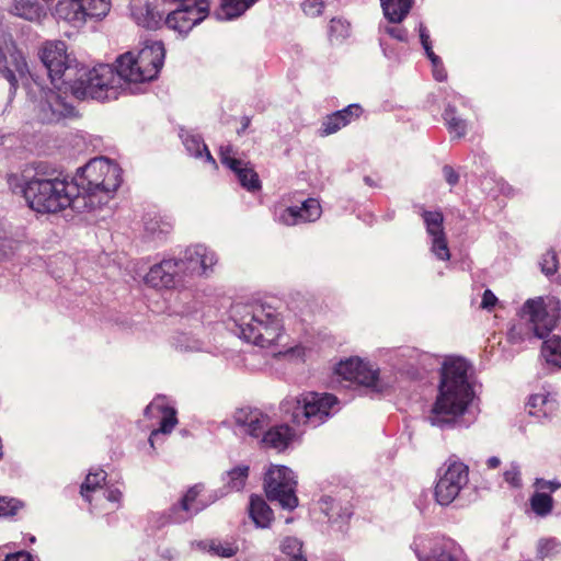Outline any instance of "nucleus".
Wrapping results in <instances>:
<instances>
[{"instance_id": "obj_1", "label": "nucleus", "mask_w": 561, "mask_h": 561, "mask_svg": "<svg viewBox=\"0 0 561 561\" xmlns=\"http://www.w3.org/2000/svg\"><path fill=\"white\" fill-rule=\"evenodd\" d=\"M165 57L162 42H151L137 54L127 51L116 59V68L101 64L93 68L71 59L62 41L46 42L39 58L47 70L53 89H41L37 117L42 123H56L72 114L73 107L60 94L70 91L78 100H116L121 90L140 92L137 84L157 78Z\"/></svg>"}, {"instance_id": "obj_2", "label": "nucleus", "mask_w": 561, "mask_h": 561, "mask_svg": "<svg viewBox=\"0 0 561 561\" xmlns=\"http://www.w3.org/2000/svg\"><path fill=\"white\" fill-rule=\"evenodd\" d=\"M468 370L469 364L462 358L453 357L444 362L438 394L427 416L431 425L444 430L461 423L460 417L474 397Z\"/></svg>"}, {"instance_id": "obj_3", "label": "nucleus", "mask_w": 561, "mask_h": 561, "mask_svg": "<svg viewBox=\"0 0 561 561\" xmlns=\"http://www.w3.org/2000/svg\"><path fill=\"white\" fill-rule=\"evenodd\" d=\"M9 185L23 194L27 205L36 213L56 214L68 207L81 211V198H77L76 185L54 169L39 164L35 174L24 181L16 175L9 176Z\"/></svg>"}, {"instance_id": "obj_4", "label": "nucleus", "mask_w": 561, "mask_h": 561, "mask_svg": "<svg viewBox=\"0 0 561 561\" xmlns=\"http://www.w3.org/2000/svg\"><path fill=\"white\" fill-rule=\"evenodd\" d=\"M121 182L119 167L99 157L78 170L72 185H76L77 198H81V209L93 210L108 202Z\"/></svg>"}, {"instance_id": "obj_5", "label": "nucleus", "mask_w": 561, "mask_h": 561, "mask_svg": "<svg viewBox=\"0 0 561 561\" xmlns=\"http://www.w3.org/2000/svg\"><path fill=\"white\" fill-rule=\"evenodd\" d=\"M231 320L239 329V335L257 346L268 347L280 337L282 320L270 305L237 304L231 308Z\"/></svg>"}, {"instance_id": "obj_6", "label": "nucleus", "mask_w": 561, "mask_h": 561, "mask_svg": "<svg viewBox=\"0 0 561 561\" xmlns=\"http://www.w3.org/2000/svg\"><path fill=\"white\" fill-rule=\"evenodd\" d=\"M293 403L291 421L300 426L318 427L323 424L332 414L337 398L331 393L308 392L293 401H286L284 404L285 412L289 411Z\"/></svg>"}, {"instance_id": "obj_7", "label": "nucleus", "mask_w": 561, "mask_h": 561, "mask_svg": "<svg viewBox=\"0 0 561 561\" xmlns=\"http://www.w3.org/2000/svg\"><path fill=\"white\" fill-rule=\"evenodd\" d=\"M296 486V476L286 466H272L265 473L264 490L267 499L284 510L293 511L298 506Z\"/></svg>"}, {"instance_id": "obj_8", "label": "nucleus", "mask_w": 561, "mask_h": 561, "mask_svg": "<svg viewBox=\"0 0 561 561\" xmlns=\"http://www.w3.org/2000/svg\"><path fill=\"white\" fill-rule=\"evenodd\" d=\"M561 304L554 298L545 301L541 297L528 299L523 308L522 316H528L537 337L546 339L556 327L560 317Z\"/></svg>"}, {"instance_id": "obj_9", "label": "nucleus", "mask_w": 561, "mask_h": 561, "mask_svg": "<svg viewBox=\"0 0 561 561\" xmlns=\"http://www.w3.org/2000/svg\"><path fill=\"white\" fill-rule=\"evenodd\" d=\"M468 466L460 461L448 462L435 486L436 502L443 506L449 505L468 484Z\"/></svg>"}, {"instance_id": "obj_10", "label": "nucleus", "mask_w": 561, "mask_h": 561, "mask_svg": "<svg viewBox=\"0 0 561 561\" xmlns=\"http://www.w3.org/2000/svg\"><path fill=\"white\" fill-rule=\"evenodd\" d=\"M0 72L10 83V91L14 92L20 79L27 72V64L23 54L15 49L9 34H0Z\"/></svg>"}, {"instance_id": "obj_11", "label": "nucleus", "mask_w": 561, "mask_h": 561, "mask_svg": "<svg viewBox=\"0 0 561 561\" xmlns=\"http://www.w3.org/2000/svg\"><path fill=\"white\" fill-rule=\"evenodd\" d=\"M208 14L209 0H193V4H186L181 9L169 7L164 25L180 34H187L195 25L203 22Z\"/></svg>"}, {"instance_id": "obj_12", "label": "nucleus", "mask_w": 561, "mask_h": 561, "mask_svg": "<svg viewBox=\"0 0 561 561\" xmlns=\"http://www.w3.org/2000/svg\"><path fill=\"white\" fill-rule=\"evenodd\" d=\"M169 0H131L130 12L134 21L148 30L164 25Z\"/></svg>"}, {"instance_id": "obj_13", "label": "nucleus", "mask_w": 561, "mask_h": 561, "mask_svg": "<svg viewBox=\"0 0 561 561\" xmlns=\"http://www.w3.org/2000/svg\"><path fill=\"white\" fill-rule=\"evenodd\" d=\"M335 371L345 380L371 388L376 392L383 391V385L379 380L378 371L358 358L340 362Z\"/></svg>"}, {"instance_id": "obj_14", "label": "nucleus", "mask_w": 561, "mask_h": 561, "mask_svg": "<svg viewBox=\"0 0 561 561\" xmlns=\"http://www.w3.org/2000/svg\"><path fill=\"white\" fill-rule=\"evenodd\" d=\"M146 284L156 288H172L182 285L184 274L178 260H163L153 265L145 276Z\"/></svg>"}, {"instance_id": "obj_15", "label": "nucleus", "mask_w": 561, "mask_h": 561, "mask_svg": "<svg viewBox=\"0 0 561 561\" xmlns=\"http://www.w3.org/2000/svg\"><path fill=\"white\" fill-rule=\"evenodd\" d=\"M183 274L204 275L216 264L215 252L204 244H194L185 249L183 256L178 260Z\"/></svg>"}, {"instance_id": "obj_16", "label": "nucleus", "mask_w": 561, "mask_h": 561, "mask_svg": "<svg viewBox=\"0 0 561 561\" xmlns=\"http://www.w3.org/2000/svg\"><path fill=\"white\" fill-rule=\"evenodd\" d=\"M203 490L204 485L201 483L191 486L179 504L170 508L169 520L174 524H182L206 508L208 503L197 500Z\"/></svg>"}, {"instance_id": "obj_17", "label": "nucleus", "mask_w": 561, "mask_h": 561, "mask_svg": "<svg viewBox=\"0 0 561 561\" xmlns=\"http://www.w3.org/2000/svg\"><path fill=\"white\" fill-rule=\"evenodd\" d=\"M234 424L251 437L260 438L270 426V417L257 409L241 408L233 413Z\"/></svg>"}, {"instance_id": "obj_18", "label": "nucleus", "mask_w": 561, "mask_h": 561, "mask_svg": "<svg viewBox=\"0 0 561 561\" xmlns=\"http://www.w3.org/2000/svg\"><path fill=\"white\" fill-rule=\"evenodd\" d=\"M321 216V206L316 198L306 199L300 207L291 206L283 209L277 220L286 226L312 222Z\"/></svg>"}, {"instance_id": "obj_19", "label": "nucleus", "mask_w": 561, "mask_h": 561, "mask_svg": "<svg viewBox=\"0 0 561 561\" xmlns=\"http://www.w3.org/2000/svg\"><path fill=\"white\" fill-rule=\"evenodd\" d=\"M161 414L160 427L154 430L149 438L151 446H153V437L158 434H169L172 432L178 423L176 412L173 408L169 407L164 397H157L145 410V414L153 416Z\"/></svg>"}, {"instance_id": "obj_20", "label": "nucleus", "mask_w": 561, "mask_h": 561, "mask_svg": "<svg viewBox=\"0 0 561 561\" xmlns=\"http://www.w3.org/2000/svg\"><path fill=\"white\" fill-rule=\"evenodd\" d=\"M296 433L286 424L268 426L262 434L260 444L277 451L285 450L295 439Z\"/></svg>"}, {"instance_id": "obj_21", "label": "nucleus", "mask_w": 561, "mask_h": 561, "mask_svg": "<svg viewBox=\"0 0 561 561\" xmlns=\"http://www.w3.org/2000/svg\"><path fill=\"white\" fill-rule=\"evenodd\" d=\"M53 14L57 20H62L73 26H81L88 19L79 0H58Z\"/></svg>"}, {"instance_id": "obj_22", "label": "nucleus", "mask_w": 561, "mask_h": 561, "mask_svg": "<svg viewBox=\"0 0 561 561\" xmlns=\"http://www.w3.org/2000/svg\"><path fill=\"white\" fill-rule=\"evenodd\" d=\"M362 108L357 104H351L341 111L328 115L322 123V134L331 135L346 126L352 119L357 118Z\"/></svg>"}, {"instance_id": "obj_23", "label": "nucleus", "mask_w": 561, "mask_h": 561, "mask_svg": "<svg viewBox=\"0 0 561 561\" xmlns=\"http://www.w3.org/2000/svg\"><path fill=\"white\" fill-rule=\"evenodd\" d=\"M460 548L454 540L442 539L434 543L427 556H419L420 561H460Z\"/></svg>"}, {"instance_id": "obj_24", "label": "nucleus", "mask_w": 561, "mask_h": 561, "mask_svg": "<svg viewBox=\"0 0 561 561\" xmlns=\"http://www.w3.org/2000/svg\"><path fill=\"white\" fill-rule=\"evenodd\" d=\"M229 169L234 172L239 183L249 192H255L261 188V181L257 173L249 162L242 160H229Z\"/></svg>"}, {"instance_id": "obj_25", "label": "nucleus", "mask_w": 561, "mask_h": 561, "mask_svg": "<svg viewBox=\"0 0 561 561\" xmlns=\"http://www.w3.org/2000/svg\"><path fill=\"white\" fill-rule=\"evenodd\" d=\"M249 514L259 528H268L274 519V513L266 502L256 495L250 499Z\"/></svg>"}, {"instance_id": "obj_26", "label": "nucleus", "mask_w": 561, "mask_h": 561, "mask_svg": "<svg viewBox=\"0 0 561 561\" xmlns=\"http://www.w3.org/2000/svg\"><path fill=\"white\" fill-rule=\"evenodd\" d=\"M11 12L31 22H39L46 16L45 9L37 0H13Z\"/></svg>"}, {"instance_id": "obj_27", "label": "nucleus", "mask_w": 561, "mask_h": 561, "mask_svg": "<svg viewBox=\"0 0 561 561\" xmlns=\"http://www.w3.org/2000/svg\"><path fill=\"white\" fill-rule=\"evenodd\" d=\"M414 0H380L386 19L400 23L409 14Z\"/></svg>"}, {"instance_id": "obj_28", "label": "nucleus", "mask_w": 561, "mask_h": 561, "mask_svg": "<svg viewBox=\"0 0 561 561\" xmlns=\"http://www.w3.org/2000/svg\"><path fill=\"white\" fill-rule=\"evenodd\" d=\"M256 0H220L215 11L218 20H231L243 14Z\"/></svg>"}, {"instance_id": "obj_29", "label": "nucleus", "mask_w": 561, "mask_h": 561, "mask_svg": "<svg viewBox=\"0 0 561 561\" xmlns=\"http://www.w3.org/2000/svg\"><path fill=\"white\" fill-rule=\"evenodd\" d=\"M183 145L185 146L186 151L195 158H203L211 164H216L215 159L209 152L207 146L204 144V140L198 135L185 134L181 135Z\"/></svg>"}, {"instance_id": "obj_30", "label": "nucleus", "mask_w": 561, "mask_h": 561, "mask_svg": "<svg viewBox=\"0 0 561 561\" xmlns=\"http://www.w3.org/2000/svg\"><path fill=\"white\" fill-rule=\"evenodd\" d=\"M144 227L146 234L152 239H161L172 230V224L160 215H147Z\"/></svg>"}, {"instance_id": "obj_31", "label": "nucleus", "mask_w": 561, "mask_h": 561, "mask_svg": "<svg viewBox=\"0 0 561 561\" xmlns=\"http://www.w3.org/2000/svg\"><path fill=\"white\" fill-rule=\"evenodd\" d=\"M528 405L531 415L547 417L557 409V401L548 393H536L530 397Z\"/></svg>"}, {"instance_id": "obj_32", "label": "nucleus", "mask_w": 561, "mask_h": 561, "mask_svg": "<svg viewBox=\"0 0 561 561\" xmlns=\"http://www.w3.org/2000/svg\"><path fill=\"white\" fill-rule=\"evenodd\" d=\"M443 118L450 134H454L458 138H461L467 134V122L466 119L457 116V108L455 105H446Z\"/></svg>"}, {"instance_id": "obj_33", "label": "nucleus", "mask_w": 561, "mask_h": 561, "mask_svg": "<svg viewBox=\"0 0 561 561\" xmlns=\"http://www.w3.org/2000/svg\"><path fill=\"white\" fill-rule=\"evenodd\" d=\"M541 355L548 364L561 367V337L553 334L542 343Z\"/></svg>"}, {"instance_id": "obj_34", "label": "nucleus", "mask_w": 561, "mask_h": 561, "mask_svg": "<svg viewBox=\"0 0 561 561\" xmlns=\"http://www.w3.org/2000/svg\"><path fill=\"white\" fill-rule=\"evenodd\" d=\"M279 549L289 561H308L304 552V543L296 537H285L279 543Z\"/></svg>"}, {"instance_id": "obj_35", "label": "nucleus", "mask_w": 561, "mask_h": 561, "mask_svg": "<svg viewBox=\"0 0 561 561\" xmlns=\"http://www.w3.org/2000/svg\"><path fill=\"white\" fill-rule=\"evenodd\" d=\"M88 18L102 19L111 9L110 0H79Z\"/></svg>"}, {"instance_id": "obj_36", "label": "nucleus", "mask_w": 561, "mask_h": 561, "mask_svg": "<svg viewBox=\"0 0 561 561\" xmlns=\"http://www.w3.org/2000/svg\"><path fill=\"white\" fill-rule=\"evenodd\" d=\"M531 510L541 517L549 515L553 508V499L545 492H536L530 497Z\"/></svg>"}, {"instance_id": "obj_37", "label": "nucleus", "mask_w": 561, "mask_h": 561, "mask_svg": "<svg viewBox=\"0 0 561 561\" xmlns=\"http://www.w3.org/2000/svg\"><path fill=\"white\" fill-rule=\"evenodd\" d=\"M422 216L426 231L432 238L445 234L443 229L444 217L442 213L424 210Z\"/></svg>"}, {"instance_id": "obj_38", "label": "nucleus", "mask_w": 561, "mask_h": 561, "mask_svg": "<svg viewBox=\"0 0 561 561\" xmlns=\"http://www.w3.org/2000/svg\"><path fill=\"white\" fill-rule=\"evenodd\" d=\"M172 345L179 352H197L203 348V342L195 339L191 334L180 333L173 337Z\"/></svg>"}, {"instance_id": "obj_39", "label": "nucleus", "mask_w": 561, "mask_h": 561, "mask_svg": "<svg viewBox=\"0 0 561 561\" xmlns=\"http://www.w3.org/2000/svg\"><path fill=\"white\" fill-rule=\"evenodd\" d=\"M105 478L106 473L102 469H99L95 472H89L84 482L81 485V495L88 502H91L89 493L95 491L98 488H101V482H104Z\"/></svg>"}, {"instance_id": "obj_40", "label": "nucleus", "mask_w": 561, "mask_h": 561, "mask_svg": "<svg viewBox=\"0 0 561 561\" xmlns=\"http://www.w3.org/2000/svg\"><path fill=\"white\" fill-rule=\"evenodd\" d=\"M249 476L248 466H238L231 469L228 473L227 485L230 490L240 491L245 485Z\"/></svg>"}, {"instance_id": "obj_41", "label": "nucleus", "mask_w": 561, "mask_h": 561, "mask_svg": "<svg viewBox=\"0 0 561 561\" xmlns=\"http://www.w3.org/2000/svg\"><path fill=\"white\" fill-rule=\"evenodd\" d=\"M538 557L543 559L548 557H553L561 552V543L554 539H540L537 546Z\"/></svg>"}, {"instance_id": "obj_42", "label": "nucleus", "mask_w": 561, "mask_h": 561, "mask_svg": "<svg viewBox=\"0 0 561 561\" xmlns=\"http://www.w3.org/2000/svg\"><path fill=\"white\" fill-rule=\"evenodd\" d=\"M541 272L546 276H552L557 273L559 267L558 256L554 250H548L540 260Z\"/></svg>"}, {"instance_id": "obj_43", "label": "nucleus", "mask_w": 561, "mask_h": 561, "mask_svg": "<svg viewBox=\"0 0 561 561\" xmlns=\"http://www.w3.org/2000/svg\"><path fill=\"white\" fill-rule=\"evenodd\" d=\"M348 23L341 19H332L329 25V35L332 41H341L348 36Z\"/></svg>"}, {"instance_id": "obj_44", "label": "nucleus", "mask_w": 561, "mask_h": 561, "mask_svg": "<svg viewBox=\"0 0 561 561\" xmlns=\"http://www.w3.org/2000/svg\"><path fill=\"white\" fill-rule=\"evenodd\" d=\"M431 250L438 260L447 261L450 257L445 234L432 238Z\"/></svg>"}, {"instance_id": "obj_45", "label": "nucleus", "mask_w": 561, "mask_h": 561, "mask_svg": "<svg viewBox=\"0 0 561 561\" xmlns=\"http://www.w3.org/2000/svg\"><path fill=\"white\" fill-rule=\"evenodd\" d=\"M505 482L513 488L522 486L520 468L516 462H512L503 473Z\"/></svg>"}, {"instance_id": "obj_46", "label": "nucleus", "mask_w": 561, "mask_h": 561, "mask_svg": "<svg viewBox=\"0 0 561 561\" xmlns=\"http://www.w3.org/2000/svg\"><path fill=\"white\" fill-rule=\"evenodd\" d=\"M20 506L21 503L18 500L0 497V517L15 515Z\"/></svg>"}, {"instance_id": "obj_47", "label": "nucleus", "mask_w": 561, "mask_h": 561, "mask_svg": "<svg viewBox=\"0 0 561 561\" xmlns=\"http://www.w3.org/2000/svg\"><path fill=\"white\" fill-rule=\"evenodd\" d=\"M324 8L323 0H306L302 3L304 12L309 16H318Z\"/></svg>"}, {"instance_id": "obj_48", "label": "nucleus", "mask_w": 561, "mask_h": 561, "mask_svg": "<svg viewBox=\"0 0 561 561\" xmlns=\"http://www.w3.org/2000/svg\"><path fill=\"white\" fill-rule=\"evenodd\" d=\"M383 31L389 35L391 36L392 38H396L400 42H407L408 39V32L405 28L403 27H400V26H389V25H386L383 27Z\"/></svg>"}, {"instance_id": "obj_49", "label": "nucleus", "mask_w": 561, "mask_h": 561, "mask_svg": "<svg viewBox=\"0 0 561 561\" xmlns=\"http://www.w3.org/2000/svg\"><path fill=\"white\" fill-rule=\"evenodd\" d=\"M535 486L539 490H550L551 492H554L561 488V482L558 480H545L537 478L535 481Z\"/></svg>"}, {"instance_id": "obj_50", "label": "nucleus", "mask_w": 561, "mask_h": 561, "mask_svg": "<svg viewBox=\"0 0 561 561\" xmlns=\"http://www.w3.org/2000/svg\"><path fill=\"white\" fill-rule=\"evenodd\" d=\"M210 550L219 557L230 558L234 556L236 549L230 546H222L221 543H211Z\"/></svg>"}, {"instance_id": "obj_51", "label": "nucleus", "mask_w": 561, "mask_h": 561, "mask_svg": "<svg viewBox=\"0 0 561 561\" xmlns=\"http://www.w3.org/2000/svg\"><path fill=\"white\" fill-rule=\"evenodd\" d=\"M497 302L496 296L490 289H485L482 296L481 308L491 310Z\"/></svg>"}, {"instance_id": "obj_52", "label": "nucleus", "mask_w": 561, "mask_h": 561, "mask_svg": "<svg viewBox=\"0 0 561 561\" xmlns=\"http://www.w3.org/2000/svg\"><path fill=\"white\" fill-rule=\"evenodd\" d=\"M443 174H444V178L446 180V182L454 186L458 183V180H459V175L458 173L454 170L453 167L450 165H444L443 168Z\"/></svg>"}, {"instance_id": "obj_53", "label": "nucleus", "mask_w": 561, "mask_h": 561, "mask_svg": "<svg viewBox=\"0 0 561 561\" xmlns=\"http://www.w3.org/2000/svg\"><path fill=\"white\" fill-rule=\"evenodd\" d=\"M419 33L423 48L426 49V47H432L427 28L422 23L419 25Z\"/></svg>"}, {"instance_id": "obj_54", "label": "nucleus", "mask_w": 561, "mask_h": 561, "mask_svg": "<svg viewBox=\"0 0 561 561\" xmlns=\"http://www.w3.org/2000/svg\"><path fill=\"white\" fill-rule=\"evenodd\" d=\"M232 149L230 146L227 147H220V160L221 163L227 165L229 168V160H238L237 158L232 157Z\"/></svg>"}, {"instance_id": "obj_55", "label": "nucleus", "mask_w": 561, "mask_h": 561, "mask_svg": "<svg viewBox=\"0 0 561 561\" xmlns=\"http://www.w3.org/2000/svg\"><path fill=\"white\" fill-rule=\"evenodd\" d=\"M433 66V75H434V78L437 80V81H444L446 80L447 78V72L443 66V61L440 60L439 64L436 66V65H432Z\"/></svg>"}, {"instance_id": "obj_56", "label": "nucleus", "mask_w": 561, "mask_h": 561, "mask_svg": "<svg viewBox=\"0 0 561 561\" xmlns=\"http://www.w3.org/2000/svg\"><path fill=\"white\" fill-rule=\"evenodd\" d=\"M4 561H32V557L28 552L19 551L8 554Z\"/></svg>"}, {"instance_id": "obj_57", "label": "nucleus", "mask_w": 561, "mask_h": 561, "mask_svg": "<svg viewBox=\"0 0 561 561\" xmlns=\"http://www.w3.org/2000/svg\"><path fill=\"white\" fill-rule=\"evenodd\" d=\"M511 343H520L523 341L522 331L518 327L514 325L507 333Z\"/></svg>"}, {"instance_id": "obj_58", "label": "nucleus", "mask_w": 561, "mask_h": 561, "mask_svg": "<svg viewBox=\"0 0 561 561\" xmlns=\"http://www.w3.org/2000/svg\"><path fill=\"white\" fill-rule=\"evenodd\" d=\"M13 243L11 241H5L0 243V256H8L13 252Z\"/></svg>"}, {"instance_id": "obj_59", "label": "nucleus", "mask_w": 561, "mask_h": 561, "mask_svg": "<svg viewBox=\"0 0 561 561\" xmlns=\"http://www.w3.org/2000/svg\"><path fill=\"white\" fill-rule=\"evenodd\" d=\"M122 493L117 489L107 490L105 492V497L110 502H118L121 500Z\"/></svg>"}, {"instance_id": "obj_60", "label": "nucleus", "mask_w": 561, "mask_h": 561, "mask_svg": "<svg viewBox=\"0 0 561 561\" xmlns=\"http://www.w3.org/2000/svg\"><path fill=\"white\" fill-rule=\"evenodd\" d=\"M424 50L426 53V56L431 60L432 65L437 66L442 59L433 51L432 47H426V49Z\"/></svg>"}, {"instance_id": "obj_61", "label": "nucleus", "mask_w": 561, "mask_h": 561, "mask_svg": "<svg viewBox=\"0 0 561 561\" xmlns=\"http://www.w3.org/2000/svg\"><path fill=\"white\" fill-rule=\"evenodd\" d=\"M501 465V459L496 456H492L486 460V466L489 469H495Z\"/></svg>"}, {"instance_id": "obj_62", "label": "nucleus", "mask_w": 561, "mask_h": 561, "mask_svg": "<svg viewBox=\"0 0 561 561\" xmlns=\"http://www.w3.org/2000/svg\"><path fill=\"white\" fill-rule=\"evenodd\" d=\"M364 181H365V183H366L367 185H369V186H374V185H375V182H374V181H373V179H371V178H369V176H365V178H364Z\"/></svg>"}, {"instance_id": "obj_63", "label": "nucleus", "mask_w": 561, "mask_h": 561, "mask_svg": "<svg viewBox=\"0 0 561 561\" xmlns=\"http://www.w3.org/2000/svg\"><path fill=\"white\" fill-rule=\"evenodd\" d=\"M412 353L415 354L416 356H421L416 351H413ZM422 356L427 357L426 355H422Z\"/></svg>"}]
</instances>
